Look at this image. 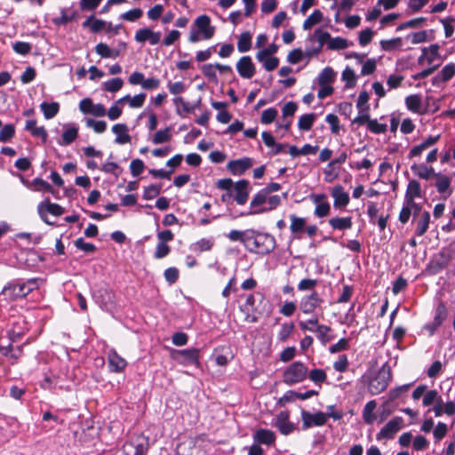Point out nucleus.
Segmentation results:
<instances>
[{"label": "nucleus", "mask_w": 455, "mask_h": 455, "mask_svg": "<svg viewBox=\"0 0 455 455\" xmlns=\"http://www.w3.org/2000/svg\"><path fill=\"white\" fill-rule=\"evenodd\" d=\"M277 116V110L275 108L265 109L260 117V122L264 124H268L274 122Z\"/></svg>", "instance_id": "61"}, {"label": "nucleus", "mask_w": 455, "mask_h": 455, "mask_svg": "<svg viewBox=\"0 0 455 455\" xmlns=\"http://www.w3.org/2000/svg\"><path fill=\"white\" fill-rule=\"evenodd\" d=\"M95 52L101 58L116 59L120 55L121 51L118 49H111L107 44L100 43L95 46Z\"/></svg>", "instance_id": "30"}, {"label": "nucleus", "mask_w": 455, "mask_h": 455, "mask_svg": "<svg viewBox=\"0 0 455 455\" xmlns=\"http://www.w3.org/2000/svg\"><path fill=\"white\" fill-rule=\"evenodd\" d=\"M252 234L249 235L248 246L245 248L253 253L268 254L275 248V239L267 233H262L251 229Z\"/></svg>", "instance_id": "1"}, {"label": "nucleus", "mask_w": 455, "mask_h": 455, "mask_svg": "<svg viewBox=\"0 0 455 455\" xmlns=\"http://www.w3.org/2000/svg\"><path fill=\"white\" fill-rule=\"evenodd\" d=\"M313 38H315L317 40V42L319 43L318 48L315 51V53H318L321 51L323 45L327 41L330 42L331 35L326 31H323L321 29H316L314 33Z\"/></svg>", "instance_id": "55"}, {"label": "nucleus", "mask_w": 455, "mask_h": 455, "mask_svg": "<svg viewBox=\"0 0 455 455\" xmlns=\"http://www.w3.org/2000/svg\"><path fill=\"white\" fill-rule=\"evenodd\" d=\"M15 133V128L14 125L12 124H8L3 126L2 130L0 131V141L1 142H7L9 141Z\"/></svg>", "instance_id": "57"}, {"label": "nucleus", "mask_w": 455, "mask_h": 455, "mask_svg": "<svg viewBox=\"0 0 455 455\" xmlns=\"http://www.w3.org/2000/svg\"><path fill=\"white\" fill-rule=\"evenodd\" d=\"M78 136V128L75 124H71L66 127L61 136L60 145L68 146L74 142Z\"/></svg>", "instance_id": "36"}, {"label": "nucleus", "mask_w": 455, "mask_h": 455, "mask_svg": "<svg viewBox=\"0 0 455 455\" xmlns=\"http://www.w3.org/2000/svg\"><path fill=\"white\" fill-rule=\"evenodd\" d=\"M446 315L447 311L445 306L443 303H440L435 310V315L433 322L434 329L439 327L443 323L446 318Z\"/></svg>", "instance_id": "53"}, {"label": "nucleus", "mask_w": 455, "mask_h": 455, "mask_svg": "<svg viewBox=\"0 0 455 455\" xmlns=\"http://www.w3.org/2000/svg\"><path fill=\"white\" fill-rule=\"evenodd\" d=\"M251 48V34L249 31L243 32L237 41V50L240 52H246Z\"/></svg>", "instance_id": "38"}, {"label": "nucleus", "mask_w": 455, "mask_h": 455, "mask_svg": "<svg viewBox=\"0 0 455 455\" xmlns=\"http://www.w3.org/2000/svg\"><path fill=\"white\" fill-rule=\"evenodd\" d=\"M307 377V367L302 362L297 361L290 364L283 371V382L291 386L302 382Z\"/></svg>", "instance_id": "5"}, {"label": "nucleus", "mask_w": 455, "mask_h": 455, "mask_svg": "<svg viewBox=\"0 0 455 455\" xmlns=\"http://www.w3.org/2000/svg\"><path fill=\"white\" fill-rule=\"evenodd\" d=\"M213 241L208 238H202L191 245V250L196 253L209 251L213 247Z\"/></svg>", "instance_id": "41"}, {"label": "nucleus", "mask_w": 455, "mask_h": 455, "mask_svg": "<svg viewBox=\"0 0 455 455\" xmlns=\"http://www.w3.org/2000/svg\"><path fill=\"white\" fill-rule=\"evenodd\" d=\"M331 196L334 198L333 205L336 208L345 207L349 203V196L340 186H335L331 190Z\"/></svg>", "instance_id": "21"}, {"label": "nucleus", "mask_w": 455, "mask_h": 455, "mask_svg": "<svg viewBox=\"0 0 455 455\" xmlns=\"http://www.w3.org/2000/svg\"><path fill=\"white\" fill-rule=\"evenodd\" d=\"M255 304V297L253 294H249L246 297V300L243 305L240 307V310L246 314L245 321L249 323H257L259 318L255 315H251L250 311L252 310V307Z\"/></svg>", "instance_id": "29"}, {"label": "nucleus", "mask_w": 455, "mask_h": 455, "mask_svg": "<svg viewBox=\"0 0 455 455\" xmlns=\"http://www.w3.org/2000/svg\"><path fill=\"white\" fill-rule=\"evenodd\" d=\"M25 130L29 132L33 137L41 138L43 143L46 142L48 133L44 126L36 125V120H28L25 124Z\"/></svg>", "instance_id": "24"}, {"label": "nucleus", "mask_w": 455, "mask_h": 455, "mask_svg": "<svg viewBox=\"0 0 455 455\" xmlns=\"http://www.w3.org/2000/svg\"><path fill=\"white\" fill-rule=\"evenodd\" d=\"M342 417V412L323 413L322 411H318L316 413L312 414L309 411L303 410L301 411L302 428L306 430L313 426L322 427L326 423L328 418H332L335 420H339Z\"/></svg>", "instance_id": "4"}, {"label": "nucleus", "mask_w": 455, "mask_h": 455, "mask_svg": "<svg viewBox=\"0 0 455 455\" xmlns=\"http://www.w3.org/2000/svg\"><path fill=\"white\" fill-rule=\"evenodd\" d=\"M342 80L346 83L345 87L346 88H353L356 84L357 76L355 74V71L347 67L341 75Z\"/></svg>", "instance_id": "48"}, {"label": "nucleus", "mask_w": 455, "mask_h": 455, "mask_svg": "<svg viewBox=\"0 0 455 455\" xmlns=\"http://www.w3.org/2000/svg\"><path fill=\"white\" fill-rule=\"evenodd\" d=\"M179 362L183 364L196 363L198 360V349L188 348L178 351Z\"/></svg>", "instance_id": "25"}, {"label": "nucleus", "mask_w": 455, "mask_h": 455, "mask_svg": "<svg viewBox=\"0 0 455 455\" xmlns=\"http://www.w3.org/2000/svg\"><path fill=\"white\" fill-rule=\"evenodd\" d=\"M323 303V299L315 291L310 294L305 295L299 301V309L305 315H310L320 308Z\"/></svg>", "instance_id": "9"}, {"label": "nucleus", "mask_w": 455, "mask_h": 455, "mask_svg": "<svg viewBox=\"0 0 455 455\" xmlns=\"http://www.w3.org/2000/svg\"><path fill=\"white\" fill-rule=\"evenodd\" d=\"M440 75L443 77V82L450 81L455 76V64L451 62L445 65L442 68Z\"/></svg>", "instance_id": "64"}, {"label": "nucleus", "mask_w": 455, "mask_h": 455, "mask_svg": "<svg viewBox=\"0 0 455 455\" xmlns=\"http://www.w3.org/2000/svg\"><path fill=\"white\" fill-rule=\"evenodd\" d=\"M315 120V115L313 113L302 115L298 121V127L301 131H309Z\"/></svg>", "instance_id": "47"}, {"label": "nucleus", "mask_w": 455, "mask_h": 455, "mask_svg": "<svg viewBox=\"0 0 455 455\" xmlns=\"http://www.w3.org/2000/svg\"><path fill=\"white\" fill-rule=\"evenodd\" d=\"M173 104L176 108V114L180 117L191 113L196 108V105H190L182 97H176L173 99Z\"/></svg>", "instance_id": "28"}, {"label": "nucleus", "mask_w": 455, "mask_h": 455, "mask_svg": "<svg viewBox=\"0 0 455 455\" xmlns=\"http://www.w3.org/2000/svg\"><path fill=\"white\" fill-rule=\"evenodd\" d=\"M329 225L336 230H346L352 228L353 222L351 217H335L329 220Z\"/></svg>", "instance_id": "35"}, {"label": "nucleus", "mask_w": 455, "mask_h": 455, "mask_svg": "<svg viewBox=\"0 0 455 455\" xmlns=\"http://www.w3.org/2000/svg\"><path fill=\"white\" fill-rule=\"evenodd\" d=\"M404 420L402 417L396 416L390 419L377 434L376 439L380 441L382 439L391 440L395 437L403 427Z\"/></svg>", "instance_id": "8"}, {"label": "nucleus", "mask_w": 455, "mask_h": 455, "mask_svg": "<svg viewBox=\"0 0 455 455\" xmlns=\"http://www.w3.org/2000/svg\"><path fill=\"white\" fill-rule=\"evenodd\" d=\"M252 234L251 232V229L246 230H236L233 229L231 230L228 235L227 237L231 242H240L243 243L244 247L248 246L249 242V235Z\"/></svg>", "instance_id": "31"}, {"label": "nucleus", "mask_w": 455, "mask_h": 455, "mask_svg": "<svg viewBox=\"0 0 455 455\" xmlns=\"http://www.w3.org/2000/svg\"><path fill=\"white\" fill-rule=\"evenodd\" d=\"M290 220L291 233L293 235L294 238L299 239L301 236V233L304 231V228H306L307 220L302 217H298L295 214H291Z\"/></svg>", "instance_id": "22"}, {"label": "nucleus", "mask_w": 455, "mask_h": 455, "mask_svg": "<svg viewBox=\"0 0 455 455\" xmlns=\"http://www.w3.org/2000/svg\"><path fill=\"white\" fill-rule=\"evenodd\" d=\"M434 178L436 180L435 187L436 188L437 192L439 194L446 195V196H450L452 193V190L451 189V178L441 172H436Z\"/></svg>", "instance_id": "17"}, {"label": "nucleus", "mask_w": 455, "mask_h": 455, "mask_svg": "<svg viewBox=\"0 0 455 455\" xmlns=\"http://www.w3.org/2000/svg\"><path fill=\"white\" fill-rule=\"evenodd\" d=\"M294 323H283L281 329L277 334V338L279 340L284 342L291 335L294 331Z\"/></svg>", "instance_id": "54"}, {"label": "nucleus", "mask_w": 455, "mask_h": 455, "mask_svg": "<svg viewBox=\"0 0 455 455\" xmlns=\"http://www.w3.org/2000/svg\"><path fill=\"white\" fill-rule=\"evenodd\" d=\"M411 170L415 176L425 180L434 178L436 173L432 166H428L424 163L413 164L411 166Z\"/></svg>", "instance_id": "18"}, {"label": "nucleus", "mask_w": 455, "mask_h": 455, "mask_svg": "<svg viewBox=\"0 0 455 455\" xmlns=\"http://www.w3.org/2000/svg\"><path fill=\"white\" fill-rule=\"evenodd\" d=\"M86 126L92 128L97 133H102L107 130V123L105 121H97L92 118L85 120Z\"/></svg>", "instance_id": "59"}, {"label": "nucleus", "mask_w": 455, "mask_h": 455, "mask_svg": "<svg viewBox=\"0 0 455 455\" xmlns=\"http://www.w3.org/2000/svg\"><path fill=\"white\" fill-rule=\"evenodd\" d=\"M108 363L109 371L116 373L123 372L127 366L125 359L121 357L115 350L108 352Z\"/></svg>", "instance_id": "14"}, {"label": "nucleus", "mask_w": 455, "mask_h": 455, "mask_svg": "<svg viewBox=\"0 0 455 455\" xmlns=\"http://www.w3.org/2000/svg\"><path fill=\"white\" fill-rule=\"evenodd\" d=\"M32 186L34 188V190L36 191H44V192H49V193H54V189L49 184L47 181L40 179L36 178L32 181Z\"/></svg>", "instance_id": "56"}, {"label": "nucleus", "mask_w": 455, "mask_h": 455, "mask_svg": "<svg viewBox=\"0 0 455 455\" xmlns=\"http://www.w3.org/2000/svg\"><path fill=\"white\" fill-rule=\"evenodd\" d=\"M370 96L367 91L363 90L359 93L357 101H356V108H358L359 112H365L369 111L370 106L368 104Z\"/></svg>", "instance_id": "52"}, {"label": "nucleus", "mask_w": 455, "mask_h": 455, "mask_svg": "<svg viewBox=\"0 0 455 455\" xmlns=\"http://www.w3.org/2000/svg\"><path fill=\"white\" fill-rule=\"evenodd\" d=\"M123 85H124V81L121 78L116 77V78H112L110 80L104 82L103 89L109 92H116L119 90H121Z\"/></svg>", "instance_id": "49"}, {"label": "nucleus", "mask_w": 455, "mask_h": 455, "mask_svg": "<svg viewBox=\"0 0 455 455\" xmlns=\"http://www.w3.org/2000/svg\"><path fill=\"white\" fill-rule=\"evenodd\" d=\"M252 160L249 157H244L237 160L230 161L227 167L234 175H242L246 170L252 166Z\"/></svg>", "instance_id": "15"}, {"label": "nucleus", "mask_w": 455, "mask_h": 455, "mask_svg": "<svg viewBox=\"0 0 455 455\" xmlns=\"http://www.w3.org/2000/svg\"><path fill=\"white\" fill-rule=\"evenodd\" d=\"M112 132L116 134L115 142L119 145H124L131 142V136L129 134L128 126L125 124H116L112 126Z\"/></svg>", "instance_id": "20"}, {"label": "nucleus", "mask_w": 455, "mask_h": 455, "mask_svg": "<svg viewBox=\"0 0 455 455\" xmlns=\"http://www.w3.org/2000/svg\"><path fill=\"white\" fill-rule=\"evenodd\" d=\"M145 100L146 94L141 92L137 95H134L133 97H131L130 95H125L123 98L117 100V103L128 102L130 108H138L144 105Z\"/></svg>", "instance_id": "34"}, {"label": "nucleus", "mask_w": 455, "mask_h": 455, "mask_svg": "<svg viewBox=\"0 0 455 455\" xmlns=\"http://www.w3.org/2000/svg\"><path fill=\"white\" fill-rule=\"evenodd\" d=\"M275 427L284 435H289L294 429L293 424L289 421V416L286 412H280L277 415Z\"/></svg>", "instance_id": "26"}, {"label": "nucleus", "mask_w": 455, "mask_h": 455, "mask_svg": "<svg viewBox=\"0 0 455 455\" xmlns=\"http://www.w3.org/2000/svg\"><path fill=\"white\" fill-rule=\"evenodd\" d=\"M23 283H9L2 291V295L5 296L7 299L12 301L17 299L24 298L27 296Z\"/></svg>", "instance_id": "13"}, {"label": "nucleus", "mask_w": 455, "mask_h": 455, "mask_svg": "<svg viewBox=\"0 0 455 455\" xmlns=\"http://www.w3.org/2000/svg\"><path fill=\"white\" fill-rule=\"evenodd\" d=\"M377 403L374 400L369 401L363 408V419L366 424H372L376 419L374 414V411L376 409Z\"/></svg>", "instance_id": "39"}, {"label": "nucleus", "mask_w": 455, "mask_h": 455, "mask_svg": "<svg viewBox=\"0 0 455 455\" xmlns=\"http://www.w3.org/2000/svg\"><path fill=\"white\" fill-rule=\"evenodd\" d=\"M405 104L410 111L414 113H420L421 111V97L418 94H411L406 97Z\"/></svg>", "instance_id": "42"}, {"label": "nucleus", "mask_w": 455, "mask_h": 455, "mask_svg": "<svg viewBox=\"0 0 455 455\" xmlns=\"http://www.w3.org/2000/svg\"><path fill=\"white\" fill-rule=\"evenodd\" d=\"M162 33L154 31L149 28H140L136 31L134 39L139 44L148 42L150 45H156L160 43Z\"/></svg>", "instance_id": "11"}, {"label": "nucleus", "mask_w": 455, "mask_h": 455, "mask_svg": "<svg viewBox=\"0 0 455 455\" xmlns=\"http://www.w3.org/2000/svg\"><path fill=\"white\" fill-rule=\"evenodd\" d=\"M254 442L259 444L271 445L275 441V434L269 429H258L253 435Z\"/></svg>", "instance_id": "23"}, {"label": "nucleus", "mask_w": 455, "mask_h": 455, "mask_svg": "<svg viewBox=\"0 0 455 455\" xmlns=\"http://www.w3.org/2000/svg\"><path fill=\"white\" fill-rule=\"evenodd\" d=\"M451 261V256L446 255L443 252H439L437 256L433 260L434 267H435L436 271H439L444 267H446Z\"/></svg>", "instance_id": "51"}, {"label": "nucleus", "mask_w": 455, "mask_h": 455, "mask_svg": "<svg viewBox=\"0 0 455 455\" xmlns=\"http://www.w3.org/2000/svg\"><path fill=\"white\" fill-rule=\"evenodd\" d=\"M40 108L46 119H52L59 113L60 105L58 102L48 103L44 101L41 103Z\"/></svg>", "instance_id": "40"}, {"label": "nucleus", "mask_w": 455, "mask_h": 455, "mask_svg": "<svg viewBox=\"0 0 455 455\" xmlns=\"http://www.w3.org/2000/svg\"><path fill=\"white\" fill-rule=\"evenodd\" d=\"M318 281L316 279L305 278L298 283V290L300 291H314Z\"/></svg>", "instance_id": "58"}, {"label": "nucleus", "mask_w": 455, "mask_h": 455, "mask_svg": "<svg viewBox=\"0 0 455 455\" xmlns=\"http://www.w3.org/2000/svg\"><path fill=\"white\" fill-rule=\"evenodd\" d=\"M323 20V13L320 10H315L303 22L305 30L310 29L314 25Z\"/></svg>", "instance_id": "46"}, {"label": "nucleus", "mask_w": 455, "mask_h": 455, "mask_svg": "<svg viewBox=\"0 0 455 455\" xmlns=\"http://www.w3.org/2000/svg\"><path fill=\"white\" fill-rule=\"evenodd\" d=\"M215 34V27L211 25V19L208 15L198 16L190 28L188 41L192 44L201 40H209Z\"/></svg>", "instance_id": "3"}, {"label": "nucleus", "mask_w": 455, "mask_h": 455, "mask_svg": "<svg viewBox=\"0 0 455 455\" xmlns=\"http://www.w3.org/2000/svg\"><path fill=\"white\" fill-rule=\"evenodd\" d=\"M249 182L245 180H241L235 184V200L243 205L246 203L249 196Z\"/></svg>", "instance_id": "19"}, {"label": "nucleus", "mask_w": 455, "mask_h": 455, "mask_svg": "<svg viewBox=\"0 0 455 455\" xmlns=\"http://www.w3.org/2000/svg\"><path fill=\"white\" fill-rule=\"evenodd\" d=\"M13 51L20 55H27L30 52L32 46L29 43L18 41L12 44Z\"/></svg>", "instance_id": "63"}, {"label": "nucleus", "mask_w": 455, "mask_h": 455, "mask_svg": "<svg viewBox=\"0 0 455 455\" xmlns=\"http://www.w3.org/2000/svg\"><path fill=\"white\" fill-rule=\"evenodd\" d=\"M149 448V439L144 435L133 436L123 446L125 455H147Z\"/></svg>", "instance_id": "6"}, {"label": "nucleus", "mask_w": 455, "mask_h": 455, "mask_svg": "<svg viewBox=\"0 0 455 455\" xmlns=\"http://www.w3.org/2000/svg\"><path fill=\"white\" fill-rule=\"evenodd\" d=\"M281 204V197L279 196H271L266 191H259L251 199L249 215H258L264 212H271Z\"/></svg>", "instance_id": "2"}, {"label": "nucleus", "mask_w": 455, "mask_h": 455, "mask_svg": "<svg viewBox=\"0 0 455 455\" xmlns=\"http://www.w3.org/2000/svg\"><path fill=\"white\" fill-rule=\"evenodd\" d=\"M235 68L242 78L251 79L256 73L255 64L250 56H243L236 62Z\"/></svg>", "instance_id": "12"}, {"label": "nucleus", "mask_w": 455, "mask_h": 455, "mask_svg": "<svg viewBox=\"0 0 455 455\" xmlns=\"http://www.w3.org/2000/svg\"><path fill=\"white\" fill-rule=\"evenodd\" d=\"M314 331L316 332L317 338L323 344H326L331 341V338L328 335L331 331V328L329 326L318 323Z\"/></svg>", "instance_id": "50"}, {"label": "nucleus", "mask_w": 455, "mask_h": 455, "mask_svg": "<svg viewBox=\"0 0 455 455\" xmlns=\"http://www.w3.org/2000/svg\"><path fill=\"white\" fill-rule=\"evenodd\" d=\"M37 210L41 219L46 224H51V222L47 220V213L60 217L65 212V210L60 204L51 203L49 198H46L44 201L40 203Z\"/></svg>", "instance_id": "10"}, {"label": "nucleus", "mask_w": 455, "mask_h": 455, "mask_svg": "<svg viewBox=\"0 0 455 455\" xmlns=\"http://www.w3.org/2000/svg\"><path fill=\"white\" fill-rule=\"evenodd\" d=\"M430 223V213L427 211H424L420 213L419 220H417L415 234L418 236L423 235L428 228Z\"/></svg>", "instance_id": "33"}, {"label": "nucleus", "mask_w": 455, "mask_h": 455, "mask_svg": "<svg viewBox=\"0 0 455 455\" xmlns=\"http://www.w3.org/2000/svg\"><path fill=\"white\" fill-rule=\"evenodd\" d=\"M172 129L171 127H166L164 130L157 131L154 137L152 138V142L155 145L162 144L168 142L172 140Z\"/></svg>", "instance_id": "43"}, {"label": "nucleus", "mask_w": 455, "mask_h": 455, "mask_svg": "<svg viewBox=\"0 0 455 455\" xmlns=\"http://www.w3.org/2000/svg\"><path fill=\"white\" fill-rule=\"evenodd\" d=\"M256 60L262 64L263 68L267 71H273L279 65V59L273 55H265L263 53L257 52Z\"/></svg>", "instance_id": "27"}, {"label": "nucleus", "mask_w": 455, "mask_h": 455, "mask_svg": "<svg viewBox=\"0 0 455 455\" xmlns=\"http://www.w3.org/2000/svg\"><path fill=\"white\" fill-rule=\"evenodd\" d=\"M334 71L331 68H324L317 76L319 85H330L334 79Z\"/></svg>", "instance_id": "45"}, {"label": "nucleus", "mask_w": 455, "mask_h": 455, "mask_svg": "<svg viewBox=\"0 0 455 455\" xmlns=\"http://www.w3.org/2000/svg\"><path fill=\"white\" fill-rule=\"evenodd\" d=\"M161 193V185L151 184L144 188L143 198L151 200Z\"/></svg>", "instance_id": "60"}, {"label": "nucleus", "mask_w": 455, "mask_h": 455, "mask_svg": "<svg viewBox=\"0 0 455 455\" xmlns=\"http://www.w3.org/2000/svg\"><path fill=\"white\" fill-rule=\"evenodd\" d=\"M421 196L422 193L419 182L416 180H410L407 186L404 201L414 200L415 198L421 197Z\"/></svg>", "instance_id": "32"}, {"label": "nucleus", "mask_w": 455, "mask_h": 455, "mask_svg": "<svg viewBox=\"0 0 455 455\" xmlns=\"http://www.w3.org/2000/svg\"><path fill=\"white\" fill-rule=\"evenodd\" d=\"M307 376L309 379L314 382L315 385L321 387L323 383H324L327 379V374L323 369H313L310 371H307Z\"/></svg>", "instance_id": "44"}, {"label": "nucleus", "mask_w": 455, "mask_h": 455, "mask_svg": "<svg viewBox=\"0 0 455 455\" xmlns=\"http://www.w3.org/2000/svg\"><path fill=\"white\" fill-rule=\"evenodd\" d=\"M391 379V370L388 366H382L377 375L369 383V391L372 395H379L387 389Z\"/></svg>", "instance_id": "7"}, {"label": "nucleus", "mask_w": 455, "mask_h": 455, "mask_svg": "<svg viewBox=\"0 0 455 455\" xmlns=\"http://www.w3.org/2000/svg\"><path fill=\"white\" fill-rule=\"evenodd\" d=\"M440 139V135L437 136H428L425 140H423L420 144L412 147L408 154V158L411 159L417 156H420L422 152L431 146L437 143Z\"/></svg>", "instance_id": "16"}, {"label": "nucleus", "mask_w": 455, "mask_h": 455, "mask_svg": "<svg viewBox=\"0 0 455 455\" xmlns=\"http://www.w3.org/2000/svg\"><path fill=\"white\" fill-rule=\"evenodd\" d=\"M106 26H107L106 21H104L102 20L95 19L93 15L88 17L83 22V27L89 28L92 33H98V32L105 29Z\"/></svg>", "instance_id": "37"}, {"label": "nucleus", "mask_w": 455, "mask_h": 455, "mask_svg": "<svg viewBox=\"0 0 455 455\" xmlns=\"http://www.w3.org/2000/svg\"><path fill=\"white\" fill-rule=\"evenodd\" d=\"M164 275L169 284H173L179 279L180 272L177 267H171L164 270Z\"/></svg>", "instance_id": "62"}]
</instances>
